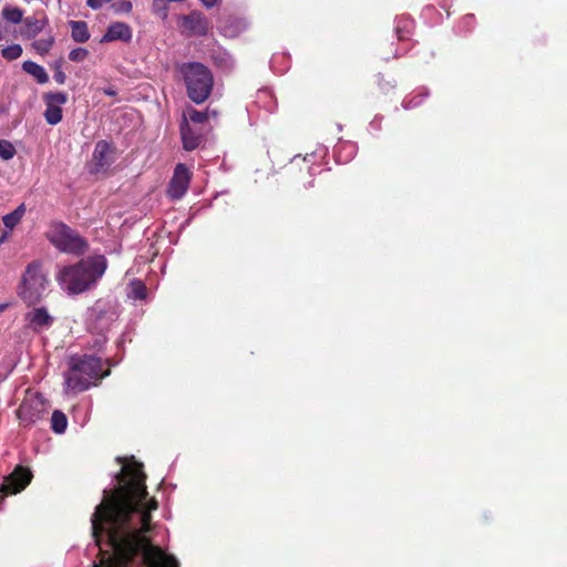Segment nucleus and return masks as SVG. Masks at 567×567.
Instances as JSON below:
<instances>
[{"instance_id":"1","label":"nucleus","mask_w":567,"mask_h":567,"mask_svg":"<svg viewBox=\"0 0 567 567\" xmlns=\"http://www.w3.org/2000/svg\"><path fill=\"white\" fill-rule=\"evenodd\" d=\"M117 480L114 491H104L91 518L92 535L101 555L100 565L94 567H130L138 553L148 567H178L175 557L152 545L145 535L157 502H145L147 492L142 464L124 463Z\"/></svg>"},{"instance_id":"2","label":"nucleus","mask_w":567,"mask_h":567,"mask_svg":"<svg viewBox=\"0 0 567 567\" xmlns=\"http://www.w3.org/2000/svg\"><path fill=\"white\" fill-rule=\"evenodd\" d=\"M105 270V257L95 256L83 259L76 265L62 267L56 275V280L69 295H78L94 286Z\"/></svg>"},{"instance_id":"3","label":"nucleus","mask_w":567,"mask_h":567,"mask_svg":"<svg viewBox=\"0 0 567 567\" xmlns=\"http://www.w3.org/2000/svg\"><path fill=\"white\" fill-rule=\"evenodd\" d=\"M105 375L107 372H102V362L99 358H72L70 371L65 374L64 390L66 393L85 391Z\"/></svg>"},{"instance_id":"4","label":"nucleus","mask_w":567,"mask_h":567,"mask_svg":"<svg viewBox=\"0 0 567 567\" xmlns=\"http://www.w3.org/2000/svg\"><path fill=\"white\" fill-rule=\"evenodd\" d=\"M188 97L199 104L206 101L213 89V75L200 63H187L182 66Z\"/></svg>"},{"instance_id":"5","label":"nucleus","mask_w":567,"mask_h":567,"mask_svg":"<svg viewBox=\"0 0 567 567\" xmlns=\"http://www.w3.org/2000/svg\"><path fill=\"white\" fill-rule=\"evenodd\" d=\"M47 285L48 278L41 262L33 261L27 266L18 292L25 302L34 303L43 296Z\"/></svg>"},{"instance_id":"6","label":"nucleus","mask_w":567,"mask_h":567,"mask_svg":"<svg viewBox=\"0 0 567 567\" xmlns=\"http://www.w3.org/2000/svg\"><path fill=\"white\" fill-rule=\"evenodd\" d=\"M47 237L54 247L64 252L78 254L84 249V241L63 223L51 224Z\"/></svg>"},{"instance_id":"7","label":"nucleus","mask_w":567,"mask_h":567,"mask_svg":"<svg viewBox=\"0 0 567 567\" xmlns=\"http://www.w3.org/2000/svg\"><path fill=\"white\" fill-rule=\"evenodd\" d=\"M48 413V404L38 392L28 390L17 411L18 419L25 425H32Z\"/></svg>"},{"instance_id":"8","label":"nucleus","mask_w":567,"mask_h":567,"mask_svg":"<svg viewBox=\"0 0 567 567\" xmlns=\"http://www.w3.org/2000/svg\"><path fill=\"white\" fill-rule=\"evenodd\" d=\"M116 158L113 144H96L92 159L89 164L91 173H101L109 167Z\"/></svg>"},{"instance_id":"9","label":"nucleus","mask_w":567,"mask_h":567,"mask_svg":"<svg viewBox=\"0 0 567 567\" xmlns=\"http://www.w3.org/2000/svg\"><path fill=\"white\" fill-rule=\"evenodd\" d=\"M190 177L189 169L184 164H178L169 182L168 196L173 199L182 198L188 189Z\"/></svg>"},{"instance_id":"10","label":"nucleus","mask_w":567,"mask_h":567,"mask_svg":"<svg viewBox=\"0 0 567 567\" xmlns=\"http://www.w3.org/2000/svg\"><path fill=\"white\" fill-rule=\"evenodd\" d=\"M32 474L29 470L18 466L8 477H6L1 492L6 494H17L25 488L30 483Z\"/></svg>"},{"instance_id":"11","label":"nucleus","mask_w":567,"mask_h":567,"mask_svg":"<svg viewBox=\"0 0 567 567\" xmlns=\"http://www.w3.org/2000/svg\"><path fill=\"white\" fill-rule=\"evenodd\" d=\"M181 28L188 34L205 35L209 30V22L202 13L192 12L181 18Z\"/></svg>"},{"instance_id":"12","label":"nucleus","mask_w":567,"mask_h":567,"mask_svg":"<svg viewBox=\"0 0 567 567\" xmlns=\"http://www.w3.org/2000/svg\"><path fill=\"white\" fill-rule=\"evenodd\" d=\"M28 326L34 331H43L49 329L53 323V317L43 307L31 309L25 315Z\"/></svg>"},{"instance_id":"13","label":"nucleus","mask_w":567,"mask_h":567,"mask_svg":"<svg viewBox=\"0 0 567 567\" xmlns=\"http://www.w3.org/2000/svg\"><path fill=\"white\" fill-rule=\"evenodd\" d=\"M22 34L28 39L35 38L48 24V18L44 13H35L22 20Z\"/></svg>"},{"instance_id":"14","label":"nucleus","mask_w":567,"mask_h":567,"mask_svg":"<svg viewBox=\"0 0 567 567\" xmlns=\"http://www.w3.org/2000/svg\"><path fill=\"white\" fill-rule=\"evenodd\" d=\"M132 39V29L124 22L112 23L102 38V42H112L116 40L130 41Z\"/></svg>"},{"instance_id":"15","label":"nucleus","mask_w":567,"mask_h":567,"mask_svg":"<svg viewBox=\"0 0 567 567\" xmlns=\"http://www.w3.org/2000/svg\"><path fill=\"white\" fill-rule=\"evenodd\" d=\"M22 70L33 76L40 84H44L49 81V75L44 68L33 61H24L22 63Z\"/></svg>"},{"instance_id":"16","label":"nucleus","mask_w":567,"mask_h":567,"mask_svg":"<svg viewBox=\"0 0 567 567\" xmlns=\"http://www.w3.org/2000/svg\"><path fill=\"white\" fill-rule=\"evenodd\" d=\"M25 212H27L25 205L20 204L13 212L4 215L2 217V223H3L4 227L9 231L12 230L18 224H20Z\"/></svg>"},{"instance_id":"17","label":"nucleus","mask_w":567,"mask_h":567,"mask_svg":"<svg viewBox=\"0 0 567 567\" xmlns=\"http://www.w3.org/2000/svg\"><path fill=\"white\" fill-rule=\"evenodd\" d=\"M71 35L75 42L84 43L90 39L87 24L84 21H70Z\"/></svg>"},{"instance_id":"18","label":"nucleus","mask_w":567,"mask_h":567,"mask_svg":"<svg viewBox=\"0 0 567 567\" xmlns=\"http://www.w3.org/2000/svg\"><path fill=\"white\" fill-rule=\"evenodd\" d=\"M247 28V23L244 19H229L223 25V32L226 37L234 38L240 34Z\"/></svg>"},{"instance_id":"19","label":"nucleus","mask_w":567,"mask_h":567,"mask_svg":"<svg viewBox=\"0 0 567 567\" xmlns=\"http://www.w3.org/2000/svg\"><path fill=\"white\" fill-rule=\"evenodd\" d=\"M210 116L216 117L217 112L216 111L200 112V111H197V110L190 107L184 114L185 121L188 118L193 123H197V124L205 123L206 121L209 120Z\"/></svg>"},{"instance_id":"20","label":"nucleus","mask_w":567,"mask_h":567,"mask_svg":"<svg viewBox=\"0 0 567 567\" xmlns=\"http://www.w3.org/2000/svg\"><path fill=\"white\" fill-rule=\"evenodd\" d=\"M66 426H68V419H66L65 414L59 410H55L51 416V429L55 433L62 434L65 432Z\"/></svg>"},{"instance_id":"21","label":"nucleus","mask_w":567,"mask_h":567,"mask_svg":"<svg viewBox=\"0 0 567 567\" xmlns=\"http://www.w3.org/2000/svg\"><path fill=\"white\" fill-rule=\"evenodd\" d=\"M43 101L45 104L61 107L68 102V95L63 92H50L43 95Z\"/></svg>"},{"instance_id":"22","label":"nucleus","mask_w":567,"mask_h":567,"mask_svg":"<svg viewBox=\"0 0 567 567\" xmlns=\"http://www.w3.org/2000/svg\"><path fill=\"white\" fill-rule=\"evenodd\" d=\"M2 16L6 20L11 23H20L23 20V12L17 7H4L2 9Z\"/></svg>"},{"instance_id":"23","label":"nucleus","mask_w":567,"mask_h":567,"mask_svg":"<svg viewBox=\"0 0 567 567\" xmlns=\"http://www.w3.org/2000/svg\"><path fill=\"white\" fill-rule=\"evenodd\" d=\"M45 106L44 117L47 122L51 125L58 124L62 120V109L50 104H45Z\"/></svg>"},{"instance_id":"24","label":"nucleus","mask_w":567,"mask_h":567,"mask_svg":"<svg viewBox=\"0 0 567 567\" xmlns=\"http://www.w3.org/2000/svg\"><path fill=\"white\" fill-rule=\"evenodd\" d=\"M146 286L140 281V280H134L131 282V292H130V297L133 298V299H145L146 298Z\"/></svg>"},{"instance_id":"25","label":"nucleus","mask_w":567,"mask_h":567,"mask_svg":"<svg viewBox=\"0 0 567 567\" xmlns=\"http://www.w3.org/2000/svg\"><path fill=\"white\" fill-rule=\"evenodd\" d=\"M2 56L9 61L16 60L22 54V47L20 44H11L2 49Z\"/></svg>"},{"instance_id":"26","label":"nucleus","mask_w":567,"mask_h":567,"mask_svg":"<svg viewBox=\"0 0 567 567\" xmlns=\"http://www.w3.org/2000/svg\"><path fill=\"white\" fill-rule=\"evenodd\" d=\"M54 43V39L52 37L39 39L33 42V48L39 52L40 54H45L49 52L51 47Z\"/></svg>"},{"instance_id":"27","label":"nucleus","mask_w":567,"mask_h":567,"mask_svg":"<svg viewBox=\"0 0 567 567\" xmlns=\"http://www.w3.org/2000/svg\"><path fill=\"white\" fill-rule=\"evenodd\" d=\"M111 8L116 13H130L133 7L128 0H116L112 2Z\"/></svg>"},{"instance_id":"28","label":"nucleus","mask_w":567,"mask_h":567,"mask_svg":"<svg viewBox=\"0 0 567 567\" xmlns=\"http://www.w3.org/2000/svg\"><path fill=\"white\" fill-rule=\"evenodd\" d=\"M16 154L14 144H0V157L8 161Z\"/></svg>"},{"instance_id":"29","label":"nucleus","mask_w":567,"mask_h":567,"mask_svg":"<svg viewBox=\"0 0 567 567\" xmlns=\"http://www.w3.org/2000/svg\"><path fill=\"white\" fill-rule=\"evenodd\" d=\"M87 54H89V52H87L86 49H84V48H76V49H73L69 53V59L71 61L81 62V61H83L87 56Z\"/></svg>"},{"instance_id":"30","label":"nucleus","mask_w":567,"mask_h":567,"mask_svg":"<svg viewBox=\"0 0 567 567\" xmlns=\"http://www.w3.org/2000/svg\"><path fill=\"white\" fill-rule=\"evenodd\" d=\"M54 80L56 81V83L59 84H64L65 83V80H66V75L65 73L62 71V68H61V63L60 62H56L54 64V75H53Z\"/></svg>"},{"instance_id":"31","label":"nucleus","mask_w":567,"mask_h":567,"mask_svg":"<svg viewBox=\"0 0 567 567\" xmlns=\"http://www.w3.org/2000/svg\"><path fill=\"white\" fill-rule=\"evenodd\" d=\"M113 0H87L86 6L93 10L101 9L106 3L112 2Z\"/></svg>"},{"instance_id":"32","label":"nucleus","mask_w":567,"mask_h":567,"mask_svg":"<svg viewBox=\"0 0 567 567\" xmlns=\"http://www.w3.org/2000/svg\"><path fill=\"white\" fill-rule=\"evenodd\" d=\"M340 146H341V148H340V151H339L340 153H341V152L347 151L348 148H350L349 154H350V153H352V148H353V147H352V146H353L352 144H340Z\"/></svg>"},{"instance_id":"33","label":"nucleus","mask_w":567,"mask_h":567,"mask_svg":"<svg viewBox=\"0 0 567 567\" xmlns=\"http://www.w3.org/2000/svg\"><path fill=\"white\" fill-rule=\"evenodd\" d=\"M9 235L10 233L9 231H4L1 236H0V245H2L3 243H6L9 238Z\"/></svg>"},{"instance_id":"34","label":"nucleus","mask_w":567,"mask_h":567,"mask_svg":"<svg viewBox=\"0 0 567 567\" xmlns=\"http://www.w3.org/2000/svg\"><path fill=\"white\" fill-rule=\"evenodd\" d=\"M103 92L109 96H114L116 94L115 90H113L112 87L104 89Z\"/></svg>"},{"instance_id":"35","label":"nucleus","mask_w":567,"mask_h":567,"mask_svg":"<svg viewBox=\"0 0 567 567\" xmlns=\"http://www.w3.org/2000/svg\"><path fill=\"white\" fill-rule=\"evenodd\" d=\"M217 0H202L206 7H213Z\"/></svg>"},{"instance_id":"36","label":"nucleus","mask_w":567,"mask_h":567,"mask_svg":"<svg viewBox=\"0 0 567 567\" xmlns=\"http://www.w3.org/2000/svg\"><path fill=\"white\" fill-rule=\"evenodd\" d=\"M197 144L190 143V144H184V148L186 151H194Z\"/></svg>"},{"instance_id":"37","label":"nucleus","mask_w":567,"mask_h":567,"mask_svg":"<svg viewBox=\"0 0 567 567\" xmlns=\"http://www.w3.org/2000/svg\"><path fill=\"white\" fill-rule=\"evenodd\" d=\"M181 130H182V135H183V142H187V137H186V134H185L183 125H182Z\"/></svg>"},{"instance_id":"38","label":"nucleus","mask_w":567,"mask_h":567,"mask_svg":"<svg viewBox=\"0 0 567 567\" xmlns=\"http://www.w3.org/2000/svg\"><path fill=\"white\" fill-rule=\"evenodd\" d=\"M8 307L7 303H2L0 305V313Z\"/></svg>"},{"instance_id":"39","label":"nucleus","mask_w":567,"mask_h":567,"mask_svg":"<svg viewBox=\"0 0 567 567\" xmlns=\"http://www.w3.org/2000/svg\"><path fill=\"white\" fill-rule=\"evenodd\" d=\"M348 158H344V159H341L340 157L338 158V162L340 163H347Z\"/></svg>"},{"instance_id":"40","label":"nucleus","mask_w":567,"mask_h":567,"mask_svg":"<svg viewBox=\"0 0 567 567\" xmlns=\"http://www.w3.org/2000/svg\"><path fill=\"white\" fill-rule=\"evenodd\" d=\"M3 38V34H2V31L0 30V40H2Z\"/></svg>"}]
</instances>
